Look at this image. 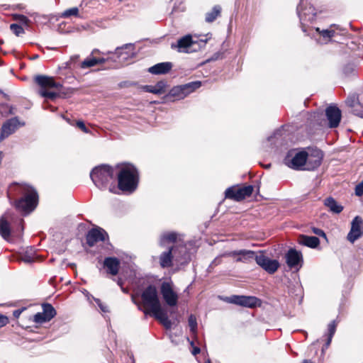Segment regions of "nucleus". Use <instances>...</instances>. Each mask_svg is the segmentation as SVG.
<instances>
[{
	"label": "nucleus",
	"mask_w": 363,
	"mask_h": 363,
	"mask_svg": "<svg viewBox=\"0 0 363 363\" xmlns=\"http://www.w3.org/2000/svg\"><path fill=\"white\" fill-rule=\"evenodd\" d=\"M204 363H211V361L209 359H208L207 361H205Z\"/></svg>",
	"instance_id": "63"
},
{
	"label": "nucleus",
	"mask_w": 363,
	"mask_h": 363,
	"mask_svg": "<svg viewBox=\"0 0 363 363\" xmlns=\"http://www.w3.org/2000/svg\"><path fill=\"white\" fill-rule=\"evenodd\" d=\"M33 320L35 323L40 324L50 321L43 312L35 314L33 316Z\"/></svg>",
	"instance_id": "40"
},
{
	"label": "nucleus",
	"mask_w": 363,
	"mask_h": 363,
	"mask_svg": "<svg viewBox=\"0 0 363 363\" xmlns=\"http://www.w3.org/2000/svg\"><path fill=\"white\" fill-rule=\"evenodd\" d=\"M121 290L123 291V292H124L125 294L128 293V290L125 288L123 287V286L121 287Z\"/></svg>",
	"instance_id": "61"
},
{
	"label": "nucleus",
	"mask_w": 363,
	"mask_h": 363,
	"mask_svg": "<svg viewBox=\"0 0 363 363\" xmlns=\"http://www.w3.org/2000/svg\"><path fill=\"white\" fill-rule=\"evenodd\" d=\"M286 264L290 268L296 267L303 262L302 254L294 249H290L286 255Z\"/></svg>",
	"instance_id": "20"
},
{
	"label": "nucleus",
	"mask_w": 363,
	"mask_h": 363,
	"mask_svg": "<svg viewBox=\"0 0 363 363\" xmlns=\"http://www.w3.org/2000/svg\"><path fill=\"white\" fill-rule=\"evenodd\" d=\"M12 18L14 21L20 22L22 25L28 26L30 20L28 18L23 14L15 13L12 15Z\"/></svg>",
	"instance_id": "37"
},
{
	"label": "nucleus",
	"mask_w": 363,
	"mask_h": 363,
	"mask_svg": "<svg viewBox=\"0 0 363 363\" xmlns=\"http://www.w3.org/2000/svg\"><path fill=\"white\" fill-rule=\"evenodd\" d=\"M201 86V82L200 81L191 82L185 84H182V87L185 94V96H188L191 93L194 92L195 90L200 88Z\"/></svg>",
	"instance_id": "31"
},
{
	"label": "nucleus",
	"mask_w": 363,
	"mask_h": 363,
	"mask_svg": "<svg viewBox=\"0 0 363 363\" xmlns=\"http://www.w3.org/2000/svg\"><path fill=\"white\" fill-rule=\"evenodd\" d=\"M333 336L328 335L327 341L325 342V347H328L331 343Z\"/></svg>",
	"instance_id": "55"
},
{
	"label": "nucleus",
	"mask_w": 363,
	"mask_h": 363,
	"mask_svg": "<svg viewBox=\"0 0 363 363\" xmlns=\"http://www.w3.org/2000/svg\"><path fill=\"white\" fill-rule=\"evenodd\" d=\"M355 72L354 65L352 64H347L343 68V73L346 76L354 74Z\"/></svg>",
	"instance_id": "42"
},
{
	"label": "nucleus",
	"mask_w": 363,
	"mask_h": 363,
	"mask_svg": "<svg viewBox=\"0 0 363 363\" xmlns=\"http://www.w3.org/2000/svg\"><path fill=\"white\" fill-rule=\"evenodd\" d=\"M131 298H132V301L138 306V308L141 310L142 308V306L140 304V303H139L136 299H135V296L134 295H132L131 296Z\"/></svg>",
	"instance_id": "54"
},
{
	"label": "nucleus",
	"mask_w": 363,
	"mask_h": 363,
	"mask_svg": "<svg viewBox=\"0 0 363 363\" xmlns=\"http://www.w3.org/2000/svg\"><path fill=\"white\" fill-rule=\"evenodd\" d=\"M325 116L330 128H337L340 123L342 113L340 109L335 105H330L325 109Z\"/></svg>",
	"instance_id": "15"
},
{
	"label": "nucleus",
	"mask_w": 363,
	"mask_h": 363,
	"mask_svg": "<svg viewBox=\"0 0 363 363\" xmlns=\"http://www.w3.org/2000/svg\"><path fill=\"white\" fill-rule=\"evenodd\" d=\"M104 267L106 269L108 274L115 276L118 273L120 261L116 257H106L104 261Z\"/></svg>",
	"instance_id": "23"
},
{
	"label": "nucleus",
	"mask_w": 363,
	"mask_h": 363,
	"mask_svg": "<svg viewBox=\"0 0 363 363\" xmlns=\"http://www.w3.org/2000/svg\"><path fill=\"white\" fill-rule=\"evenodd\" d=\"M253 186L252 185L245 186L241 188L229 187L225 190V195L228 199L240 201L246 197L251 196L253 192Z\"/></svg>",
	"instance_id": "10"
},
{
	"label": "nucleus",
	"mask_w": 363,
	"mask_h": 363,
	"mask_svg": "<svg viewBox=\"0 0 363 363\" xmlns=\"http://www.w3.org/2000/svg\"><path fill=\"white\" fill-rule=\"evenodd\" d=\"M14 108L7 104H0V114L6 117L9 115H13L15 113L13 111Z\"/></svg>",
	"instance_id": "35"
},
{
	"label": "nucleus",
	"mask_w": 363,
	"mask_h": 363,
	"mask_svg": "<svg viewBox=\"0 0 363 363\" xmlns=\"http://www.w3.org/2000/svg\"><path fill=\"white\" fill-rule=\"evenodd\" d=\"M189 326L192 333L195 334L197 330L196 318L194 315H190L188 319Z\"/></svg>",
	"instance_id": "39"
},
{
	"label": "nucleus",
	"mask_w": 363,
	"mask_h": 363,
	"mask_svg": "<svg viewBox=\"0 0 363 363\" xmlns=\"http://www.w3.org/2000/svg\"><path fill=\"white\" fill-rule=\"evenodd\" d=\"M106 61L104 57H94L93 56H89L79 65L80 68L85 69L92 67H94L99 64H103Z\"/></svg>",
	"instance_id": "27"
},
{
	"label": "nucleus",
	"mask_w": 363,
	"mask_h": 363,
	"mask_svg": "<svg viewBox=\"0 0 363 363\" xmlns=\"http://www.w3.org/2000/svg\"><path fill=\"white\" fill-rule=\"evenodd\" d=\"M71 16H79V9L77 7H72L64 11L61 17L62 18H69Z\"/></svg>",
	"instance_id": "36"
},
{
	"label": "nucleus",
	"mask_w": 363,
	"mask_h": 363,
	"mask_svg": "<svg viewBox=\"0 0 363 363\" xmlns=\"http://www.w3.org/2000/svg\"><path fill=\"white\" fill-rule=\"evenodd\" d=\"M177 239V234L174 232L165 233L161 235L160 245L164 246L166 244L174 243Z\"/></svg>",
	"instance_id": "30"
},
{
	"label": "nucleus",
	"mask_w": 363,
	"mask_h": 363,
	"mask_svg": "<svg viewBox=\"0 0 363 363\" xmlns=\"http://www.w3.org/2000/svg\"><path fill=\"white\" fill-rule=\"evenodd\" d=\"M116 168L118 170V189L125 192H133L137 189L139 182L138 169L133 164L125 163L117 164Z\"/></svg>",
	"instance_id": "3"
},
{
	"label": "nucleus",
	"mask_w": 363,
	"mask_h": 363,
	"mask_svg": "<svg viewBox=\"0 0 363 363\" xmlns=\"http://www.w3.org/2000/svg\"><path fill=\"white\" fill-rule=\"evenodd\" d=\"M298 242L311 248L317 247L320 244V240L317 237L301 235L298 238Z\"/></svg>",
	"instance_id": "26"
},
{
	"label": "nucleus",
	"mask_w": 363,
	"mask_h": 363,
	"mask_svg": "<svg viewBox=\"0 0 363 363\" xmlns=\"http://www.w3.org/2000/svg\"><path fill=\"white\" fill-rule=\"evenodd\" d=\"M186 254V247L183 245L170 247L160 255V264L162 268H169L172 266L173 259L179 262L184 258Z\"/></svg>",
	"instance_id": "5"
},
{
	"label": "nucleus",
	"mask_w": 363,
	"mask_h": 363,
	"mask_svg": "<svg viewBox=\"0 0 363 363\" xmlns=\"http://www.w3.org/2000/svg\"><path fill=\"white\" fill-rule=\"evenodd\" d=\"M200 351H201V350L199 347H194V349L192 350V354L194 355H196L197 354L200 353Z\"/></svg>",
	"instance_id": "56"
},
{
	"label": "nucleus",
	"mask_w": 363,
	"mask_h": 363,
	"mask_svg": "<svg viewBox=\"0 0 363 363\" xmlns=\"http://www.w3.org/2000/svg\"><path fill=\"white\" fill-rule=\"evenodd\" d=\"M323 160V153L320 150H315L313 152L307 156V161L305 164L306 170H314L320 164Z\"/></svg>",
	"instance_id": "19"
},
{
	"label": "nucleus",
	"mask_w": 363,
	"mask_h": 363,
	"mask_svg": "<svg viewBox=\"0 0 363 363\" xmlns=\"http://www.w3.org/2000/svg\"><path fill=\"white\" fill-rule=\"evenodd\" d=\"M198 43L194 40L191 35H186L179 38L176 43H172L171 48L179 52H190L196 49L194 48Z\"/></svg>",
	"instance_id": "13"
},
{
	"label": "nucleus",
	"mask_w": 363,
	"mask_h": 363,
	"mask_svg": "<svg viewBox=\"0 0 363 363\" xmlns=\"http://www.w3.org/2000/svg\"><path fill=\"white\" fill-rule=\"evenodd\" d=\"M256 263L270 274H274L279 267V263L276 259L260 255L256 257Z\"/></svg>",
	"instance_id": "16"
},
{
	"label": "nucleus",
	"mask_w": 363,
	"mask_h": 363,
	"mask_svg": "<svg viewBox=\"0 0 363 363\" xmlns=\"http://www.w3.org/2000/svg\"><path fill=\"white\" fill-rule=\"evenodd\" d=\"M307 156L308 153L306 151L296 152V150H291L284 157V163L291 169L299 170L305 165Z\"/></svg>",
	"instance_id": "7"
},
{
	"label": "nucleus",
	"mask_w": 363,
	"mask_h": 363,
	"mask_svg": "<svg viewBox=\"0 0 363 363\" xmlns=\"http://www.w3.org/2000/svg\"><path fill=\"white\" fill-rule=\"evenodd\" d=\"M222 257H224L223 254L220 256L216 257L211 262V266H217L220 264L222 262Z\"/></svg>",
	"instance_id": "52"
},
{
	"label": "nucleus",
	"mask_w": 363,
	"mask_h": 363,
	"mask_svg": "<svg viewBox=\"0 0 363 363\" xmlns=\"http://www.w3.org/2000/svg\"><path fill=\"white\" fill-rule=\"evenodd\" d=\"M141 298L143 305L146 308L144 310L145 314L151 313L166 329H170L172 321L169 319L167 312L162 307L156 287L154 285H149L142 292Z\"/></svg>",
	"instance_id": "2"
},
{
	"label": "nucleus",
	"mask_w": 363,
	"mask_h": 363,
	"mask_svg": "<svg viewBox=\"0 0 363 363\" xmlns=\"http://www.w3.org/2000/svg\"><path fill=\"white\" fill-rule=\"evenodd\" d=\"M35 81L41 88L39 91V94L41 96L53 100L59 96L56 92L46 90V89L52 88L60 90L62 86L60 83L56 82L53 77L38 75L35 78Z\"/></svg>",
	"instance_id": "6"
},
{
	"label": "nucleus",
	"mask_w": 363,
	"mask_h": 363,
	"mask_svg": "<svg viewBox=\"0 0 363 363\" xmlns=\"http://www.w3.org/2000/svg\"><path fill=\"white\" fill-rule=\"evenodd\" d=\"M116 281H117L118 285L120 286L121 288L123 285V281L122 279L118 278Z\"/></svg>",
	"instance_id": "58"
},
{
	"label": "nucleus",
	"mask_w": 363,
	"mask_h": 363,
	"mask_svg": "<svg viewBox=\"0 0 363 363\" xmlns=\"http://www.w3.org/2000/svg\"><path fill=\"white\" fill-rule=\"evenodd\" d=\"M10 29L16 36H21L25 33L23 28L17 23L11 24Z\"/></svg>",
	"instance_id": "38"
},
{
	"label": "nucleus",
	"mask_w": 363,
	"mask_h": 363,
	"mask_svg": "<svg viewBox=\"0 0 363 363\" xmlns=\"http://www.w3.org/2000/svg\"><path fill=\"white\" fill-rule=\"evenodd\" d=\"M324 205L328 208L330 211L338 214L343 210V206L339 204L333 197L330 196L324 200Z\"/></svg>",
	"instance_id": "28"
},
{
	"label": "nucleus",
	"mask_w": 363,
	"mask_h": 363,
	"mask_svg": "<svg viewBox=\"0 0 363 363\" xmlns=\"http://www.w3.org/2000/svg\"><path fill=\"white\" fill-rule=\"evenodd\" d=\"M363 235V219L359 216H355L351 223V228L347 235V239L354 243Z\"/></svg>",
	"instance_id": "14"
},
{
	"label": "nucleus",
	"mask_w": 363,
	"mask_h": 363,
	"mask_svg": "<svg viewBox=\"0 0 363 363\" xmlns=\"http://www.w3.org/2000/svg\"><path fill=\"white\" fill-rule=\"evenodd\" d=\"M346 104L353 108V107H355V106L358 105L359 103L358 101V99L356 97V96H349L347 100H346Z\"/></svg>",
	"instance_id": "43"
},
{
	"label": "nucleus",
	"mask_w": 363,
	"mask_h": 363,
	"mask_svg": "<svg viewBox=\"0 0 363 363\" xmlns=\"http://www.w3.org/2000/svg\"><path fill=\"white\" fill-rule=\"evenodd\" d=\"M97 52H99V51L98 50H94L91 52V55H90V56H93V55H94V53H97Z\"/></svg>",
	"instance_id": "60"
},
{
	"label": "nucleus",
	"mask_w": 363,
	"mask_h": 363,
	"mask_svg": "<svg viewBox=\"0 0 363 363\" xmlns=\"http://www.w3.org/2000/svg\"><path fill=\"white\" fill-rule=\"evenodd\" d=\"M312 232L318 236L326 238V235H325V232L320 228H312Z\"/></svg>",
	"instance_id": "50"
},
{
	"label": "nucleus",
	"mask_w": 363,
	"mask_h": 363,
	"mask_svg": "<svg viewBox=\"0 0 363 363\" xmlns=\"http://www.w3.org/2000/svg\"><path fill=\"white\" fill-rule=\"evenodd\" d=\"M43 313L45 315L49 320L56 315V311L55 308L50 303H43L42 305Z\"/></svg>",
	"instance_id": "34"
},
{
	"label": "nucleus",
	"mask_w": 363,
	"mask_h": 363,
	"mask_svg": "<svg viewBox=\"0 0 363 363\" xmlns=\"http://www.w3.org/2000/svg\"><path fill=\"white\" fill-rule=\"evenodd\" d=\"M172 68V64L169 62H160L150 67L149 72L153 74H164L168 73Z\"/></svg>",
	"instance_id": "24"
},
{
	"label": "nucleus",
	"mask_w": 363,
	"mask_h": 363,
	"mask_svg": "<svg viewBox=\"0 0 363 363\" xmlns=\"http://www.w3.org/2000/svg\"><path fill=\"white\" fill-rule=\"evenodd\" d=\"M315 31L319 33L320 38H322V40H318V42L320 43H327L331 40V38L335 35V31L331 29H325L320 30L319 28H316Z\"/></svg>",
	"instance_id": "29"
},
{
	"label": "nucleus",
	"mask_w": 363,
	"mask_h": 363,
	"mask_svg": "<svg viewBox=\"0 0 363 363\" xmlns=\"http://www.w3.org/2000/svg\"><path fill=\"white\" fill-rule=\"evenodd\" d=\"M113 168L107 164L96 167L90 173V177L99 189H105L113 179Z\"/></svg>",
	"instance_id": "4"
},
{
	"label": "nucleus",
	"mask_w": 363,
	"mask_h": 363,
	"mask_svg": "<svg viewBox=\"0 0 363 363\" xmlns=\"http://www.w3.org/2000/svg\"><path fill=\"white\" fill-rule=\"evenodd\" d=\"M160 294L167 306L169 307H174L177 305L179 296L174 291L172 282H162L160 286Z\"/></svg>",
	"instance_id": "9"
},
{
	"label": "nucleus",
	"mask_w": 363,
	"mask_h": 363,
	"mask_svg": "<svg viewBox=\"0 0 363 363\" xmlns=\"http://www.w3.org/2000/svg\"><path fill=\"white\" fill-rule=\"evenodd\" d=\"M206 41H207V40H206V39H205V40H200V44H201V46H204V45H205V44L206 43Z\"/></svg>",
	"instance_id": "59"
},
{
	"label": "nucleus",
	"mask_w": 363,
	"mask_h": 363,
	"mask_svg": "<svg viewBox=\"0 0 363 363\" xmlns=\"http://www.w3.org/2000/svg\"><path fill=\"white\" fill-rule=\"evenodd\" d=\"M7 194L11 204L23 216L29 214L37 206V191L26 184L12 183L9 186Z\"/></svg>",
	"instance_id": "1"
},
{
	"label": "nucleus",
	"mask_w": 363,
	"mask_h": 363,
	"mask_svg": "<svg viewBox=\"0 0 363 363\" xmlns=\"http://www.w3.org/2000/svg\"><path fill=\"white\" fill-rule=\"evenodd\" d=\"M223 256L233 257L237 262L250 263L253 260L256 261L258 255L252 250H238L226 252L223 253Z\"/></svg>",
	"instance_id": "11"
},
{
	"label": "nucleus",
	"mask_w": 363,
	"mask_h": 363,
	"mask_svg": "<svg viewBox=\"0 0 363 363\" xmlns=\"http://www.w3.org/2000/svg\"><path fill=\"white\" fill-rule=\"evenodd\" d=\"M7 306H14V304H13V303H10V304H8Z\"/></svg>",
	"instance_id": "64"
},
{
	"label": "nucleus",
	"mask_w": 363,
	"mask_h": 363,
	"mask_svg": "<svg viewBox=\"0 0 363 363\" xmlns=\"http://www.w3.org/2000/svg\"><path fill=\"white\" fill-rule=\"evenodd\" d=\"M336 327H337V324L335 323V320L330 322L328 325V335L333 337V335L336 331Z\"/></svg>",
	"instance_id": "44"
},
{
	"label": "nucleus",
	"mask_w": 363,
	"mask_h": 363,
	"mask_svg": "<svg viewBox=\"0 0 363 363\" xmlns=\"http://www.w3.org/2000/svg\"><path fill=\"white\" fill-rule=\"evenodd\" d=\"M355 194L358 196L363 194V181L356 186Z\"/></svg>",
	"instance_id": "48"
},
{
	"label": "nucleus",
	"mask_w": 363,
	"mask_h": 363,
	"mask_svg": "<svg viewBox=\"0 0 363 363\" xmlns=\"http://www.w3.org/2000/svg\"><path fill=\"white\" fill-rule=\"evenodd\" d=\"M86 240L87 245L89 247H93L99 242L108 241V235L101 228H93L88 231Z\"/></svg>",
	"instance_id": "12"
},
{
	"label": "nucleus",
	"mask_w": 363,
	"mask_h": 363,
	"mask_svg": "<svg viewBox=\"0 0 363 363\" xmlns=\"http://www.w3.org/2000/svg\"><path fill=\"white\" fill-rule=\"evenodd\" d=\"M20 125V122L17 117L7 120L1 127L0 140L1 141L4 140L13 134Z\"/></svg>",
	"instance_id": "18"
},
{
	"label": "nucleus",
	"mask_w": 363,
	"mask_h": 363,
	"mask_svg": "<svg viewBox=\"0 0 363 363\" xmlns=\"http://www.w3.org/2000/svg\"><path fill=\"white\" fill-rule=\"evenodd\" d=\"M79 57V55H74V56L71 57V58H70L71 63H75L78 60Z\"/></svg>",
	"instance_id": "57"
},
{
	"label": "nucleus",
	"mask_w": 363,
	"mask_h": 363,
	"mask_svg": "<svg viewBox=\"0 0 363 363\" xmlns=\"http://www.w3.org/2000/svg\"><path fill=\"white\" fill-rule=\"evenodd\" d=\"M11 213L8 211L0 218V235L6 240H9L11 235V228L7 220L11 219Z\"/></svg>",
	"instance_id": "22"
},
{
	"label": "nucleus",
	"mask_w": 363,
	"mask_h": 363,
	"mask_svg": "<svg viewBox=\"0 0 363 363\" xmlns=\"http://www.w3.org/2000/svg\"><path fill=\"white\" fill-rule=\"evenodd\" d=\"M303 0H301L297 6V13L300 18L301 29L303 33L307 32L306 23H313L315 20L316 13L315 8L309 4L303 8Z\"/></svg>",
	"instance_id": "8"
},
{
	"label": "nucleus",
	"mask_w": 363,
	"mask_h": 363,
	"mask_svg": "<svg viewBox=\"0 0 363 363\" xmlns=\"http://www.w3.org/2000/svg\"><path fill=\"white\" fill-rule=\"evenodd\" d=\"M134 47L132 44H125L122 47H118L116 49L115 55L120 60V62H125L129 58H132L134 55Z\"/></svg>",
	"instance_id": "21"
},
{
	"label": "nucleus",
	"mask_w": 363,
	"mask_h": 363,
	"mask_svg": "<svg viewBox=\"0 0 363 363\" xmlns=\"http://www.w3.org/2000/svg\"><path fill=\"white\" fill-rule=\"evenodd\" d=\"M167 82L164 81H159L155 85H145L143 89L149 93L155 94H161L165 92Z\"/></svg>",
	"instance_id": "25"
},
{
	"label": "nucleus",
	"mask_w": 363,
	"mask_h": 363,
	"mask_svg": "<svg viewBox=\"0 0 363 363\" xmlns=\"http://www.w3.org/2000/svg\"><path fill=\"white\" fill-rule=\"evenodd\" d=\"M94 301L96 302V303L98 305V306L100 308V309L101 310V311L106 313V312H108V308L106 306L104 305L101 300L99 298H94Z\"/></svg>",
	"instance_id": "47"
},
{
	"label": "nucleus",
	"mask_w": 363,
	"mask_h": 363,
	"mask_svg": "<svg viewBox=\"0 0 363 363\" xmlns=\"http://www.w3.org/2000/svg\"><path fill=\"white\" fill-rule=\"evenodd\" d=\"M352 113L361 118H363V106L359 104L352 108Z\"/></svg>",
	"instance_id": "45"
},
{
	"label": "nucleus",
	"mask_w": 363,
	"mask_h": 363,
	"mask_svg": "<svg viewBox=\"0 0 363 363\" xmlns=\"http://www.w3.org/2000/svg\"><path fill=\"white\" fill-rule=\"evenodd\" d=\"M228 302L244 307L254 308L259 304V299L255 296L235 295L228 298Z\"/></svg>",
	"instance_id": "17"
},
{
	"label": "nucleus",
	"mask_w": 363,
	"mask_h": 363,
	"mask_svg": "<svg viewBox=\"0 0 363 363\" xmlns=\"http://www.w3.org/2000/svg\"><path fill=\"white\" fill-rule=\"evenodd\" d=\"M26 309L25 307H23L21 308V309H17V310H15L13 312V316L16 318H18L19 316L21 315V314L22 313V312Z\"/></svg>",
	"instance_id": "53"
},
{
	"label": "nucleus",
	"mask_w": 363,
	"mask_h": 363,
	"mask_svg": "<svg viewBox=\"0 0 363 363\" xmlns=\"http://www.w3.org/2000/svg\"><path fill=\"white\" fill-rule=\"evenodd\" d=\"M63 118L67 121V123H69V124H72V123L70 122V120L67 118H66L65 116H63Z\"/></svg>",
	"instance_id": "62"
},
{
	"label": "nucleus",
	"mask_w": 363,
	"mask_h": 363,
	"mask_svg": "<svg viewBox=\"0 0 363 363\" xmlns=\"http://www.w3.org/2000/svg\"><path fill=\"white\" fill-rule=\"evenodd\" d=\"M168 96L173 97L175 99H182L185 98V94L182 89V85L176 86L172 88L168 94Z\"/></svg>",
	"instance_id": "32"
},
{
	"label": "nucleus",
	"mask_w": 363,
	"mask_h": 363,
	"mask_svg": "<svg viewBox=\"0 0 363 363\" xmlns=\"http://www.w3.org/2000/svg\"><path fill=\"white\" fill-rule=\"evenodd\" d=\"M17 224H18V230H19L18 235H20V234L23 230V220L22 218H18L17 220Z\"/></svg>",
	"instance_id": "51"
},
{
	"label": "nucleus",
	"mask_w": 363,
	"mask_h": 363,
	"mask_svg": "<svg viewBox=\"0 0 363 363\" xmlns=\"http://www.w3.org/2000/svg\"><path fill=\"white\" fill-rule=\"evenodd\" d=\"M221 11V8L220 6L216 5L215 6L212 11L207 13L206 15V21L208 23H212L213 22L217 17L220 15Z\"/></svg>",
	"instance_id": "33"
},
{
	"label": "nucleus",
	"mask_w": 363,
	"mask_h": 363,
	"mask_svg": "<svg viewBox=\"0 0 363 363\" xmlns=\"http://www.w3.org/2000/svg\"><path fill=\"white\" fill-rule=\"evenodd\" d=\"M77 126L80 128L84 133H88L89 132V129L86 127L84 123L82 121H78L77 122Z\"/></svg>",
	"instance_id": "49"
},
{
	"label": "nucleus",
	"mask_w": 363,
	"mask_h": 363,
	"mask_svg": "<svg viewBox=\"0 0 363 363\" xmlns=\"http://www.w3.org/2000/svg\"><path fill=\"white\" fill-rule=\"evenodd\" d=\"M9 323V318L6 315L0 313V328L4 327Z\"/></svg>",
	"instance_id": "46"
},
{
	"label": "nucleus",
	"mask_w": 363,
	"mask_h": 363,
	"mask_svg": "<svg viewBox=\"0 0 363 363\" xmlns=\"http://www.w3.org/2000/svg\"><path fill=\"white\" fill-rule=\"evenodd\" d=\"M33 320L35 323L40 324L50 321L43 312L35 314L33 316Z\"/></svg>",
	"instance_id": "41"
}]
</instances>
